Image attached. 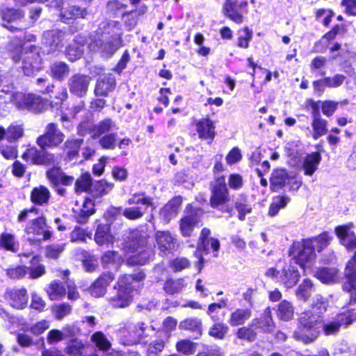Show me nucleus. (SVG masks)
I'll return each mask as SVG.
<instances>
[{
	"label": "nucleus",
	"instance_id": "obj_1",
	"mask_svg": "<svg viewBox=\"0 0 356 356\" xmlns=\"http://www.w3.org/2000/svg\"><path fill=\"white\" fill-rule=\"evenodd\" d=\"M102 39L95 40L89 44L93 51H100L106 57L111 56L122 45V31L116 21L102 22L99 26Z\"/></svg>",
	"mask_w": 356,
	"mask_h": 356
},
{
	"label": "nucleus",
	"instance_id": "obj_2",
	"mask_svg": "<svg viewBox=\"0 0 356 356\" xmlns=\"http://www.w3.org/2000/svg\"><path fill=\"white\" fill-rule=\"evenodd\" d=\"M322 327V318L310 310L300 314L298 326L293 333V337L305 343L313 342L317 339Z\"/></svg>",
	"mask_w": 356,
	"mask_h": 356
},
{
	"label": "nucleus",
	"instance_id": "obj_3",
	"mask_svg": "<svg viewBox=\"0 0 356 356\" xmlns=\"http://www.w3.org/2000/svg\"><path fill=\"white\" fill-rule=\"evenodd\" d=\"M147 243V236L141 232L134 231L125 242V248L135 252L128 259V264L131 265H144L150 257V251L145 249Z\"/></svg>",
	"mask_w": 356,
	"mask_h": 356
},
{
	"label": "nucleus",
	"instance_id": "obj_4",
	"mask_svg": "<svg viewBox=\"0 0 356 356\" xmlns=\"http://www.w3.org/2000/svg\"><path fill=\"white\" fill-rule=\"evenodd\" d=\"M15 62L22 60V69L24 74L31 75L34 72L40 70L42 67V58L37 47L31 44H24L22 47L20 56L14 55Z\"/></svg>",
	"mask_w": 356,
	"mask_h": 356
},
{
	"label": "nucleus",
	"instance_id": "obj_5",
	"mask_svg": "<svg viewBox=\"0 0 356 356\" xmlns=\"http://www.w3.org/2000/svg\"><path fill=\"white\" fill-rule=\"evenodd\" d=\"M145 330L144 323L140 322L135 324L127 322L116 330L117 338L122 345H135L140 343Z\"/></svg>",
	"mask_w": 356,
	"mask_h": 356
},
{
	"label": "nucleus",
	"instance_id": "obj_6",
	"mask_svg": "<svg viewBox=\"0 0 356 356\" xmlns=\"http://www.w3.org/2000/svg\"><path fill=\"white\" fill-rule=\"evenodd\" d=\"M265 274L287 289L294 286L300 277L299 271L292 265L291 262L286 264L281 270L270 268L266 270Z\"/></svg>",
	"mask_w": 356,
	"mask_h": 356
},
{
	"label": "nucleus",
	"instance_id": "obj_7",
	"mask_svg": "<svg viewBox=\"0 0 356 356\" xmlns=\"http://www.w3.org/2000/svg\"><path fill=\"white\" fill-rule=\"evenodd\" d=\"M131 276H121L114 287L115 294L108 298L109 302L115 307L124 308L132 301V287L129 286Z\"/></svg>",
	"mask_w": 356,
	"mask_h": 356
},
{
	"label": "nucleus",
	"instance_id": "obj_8",
	"mask_svg": "<svg viewBox=\"0 0 356 356\" xmlns=\"http://www.w3.org/2000/svg\"><path fill=\"white\" fill-rule=\"evenodd\" d=\"M291 254L296 264L302 268L306 267L315 257L312 241L304 240L294 243L291 249Z\"/></svg>",
	"mask_w": 356,
	"mask_h": 356
},
{
	"label": "nucleus",
	"instance_id": "obj_9",
	"mask_svg": "<svg viewBox=\"0 0 356 356\" xmlns=\"http://www.w3.org/2000/svg\"><path fill=\"white\" fill-rule=\"evenodd\" d=\"M46 222L44 218H38L31 220L26 226L25 232L27 239L31 243H39L48 240L51 236V232L46 229Z\"/></svg>",
	"mask_w": 356,
	"mask_h": 356
},
{
	"label": "nucleus",
	"instance_id": "obj_10",
	"mask_svg": "<svg viewBox=\"0 0 356 356\" xmlns=\"http://www.w3.org/2000/svg\"><path fill=\"white\" fill-rule=\"evenodd\" d=\"M65 135L58 129L54 123H49L45 129V133L37 139V144L42 149L56 147L61 144Z\"/></svg>",
	"mask_w": 356,
	"mask_h": 356
},
{
	"label": "nucleus",
	"instance_id": "obj_11",
	"mask_svg": "<svg viewBox=\"0 0 356 356\" xmlns=\"http://www.w3.org/2000/svg\"><path fill=\"white\" fill-rule=\"evenodd\" d=\"M229 200V194L225 179L219 178L216 180L211 190L210 204L213 208H218L225 204Z\"/></svg>",
	"mask_w": 356,
	"mask_h": 356
},
{
	"label": "nucleus",
	"instance_id": "obj_12",
	"mask_svg": "<svg viewBox=\"0 0 356 356\" xmlns=\"http://www.w3.org/2000/svg\"><path fill=\"white\" fill-rule=\"evenodd\" d=\"M91 78L87 75L76 74L68 80V87L70 92L77 97H82L86 95Z\"/></svg>",
	"mask_w": 356,
	"mask_h": 356
},
{
	"label": "nucleus",
	"instance_id": "obj_13",
	"mask_svg": "<svg viewBox=\"0 0 356 356\" xmlns=\"http://www.w3.org/2000/svg\"><path fill=\"white\" fill-rule=\"evenodd\" d=\"M248 2L242 1L238 3L236 0H225L222 6V13L227 18L236 24L243 22V15L238 9L246 8Z\"/></svg>",
	"mask_w": 356,
	"mask_h": 356
},
{
	"label": "nucleus",
	"instance_id": "obj_14",
	"mask_svg": "<svg viewBox=\"0 0 356 356\" xmlns=\"http://www.w3.org/2000/svg\"><path fill=\"white\" fill-rule=\"evenodd\" d=\"M356 254L348 262L345 268L346 281L344 283V290L350 293L351 300L356 302Z\"/></svg>",
	"mask_w": 356,
	"mask_h": 356
},
{
	"label": "nucleus",
	"instance_id": "obj_15",
	"mask_svg": "<svg viewBox=\"0 0 356 356\" xmlns=\"http://www.w3.org/2000/svg\"><path fill=\"white\" fill-rule=\"evenodd\" d=\"M352 227L353 224L350 223L335 228V234L339 238L341 244L349 250L356 249V236L351 231Z\"/></svg>",
	"mask_w": 356,
	"mask_h": 356
},
{
	"label": "nucleus",
	"instance_id": "obj_16",
	"mask_svg": "<svg viewBox=\"0 0 356 356\" xmlns=\"http://www.w3.org/2000/svg\"><path fill=\"white\" fill-rule=\"evenodd\" d=\"M6 299L13 308L22 309L28 302L27 291L24 288L8 289L6 293Z\"/></svg>",
	"mask_w": 356,
	"mask_h": 356
},
{
	"label": "nucleus",
	"instance_id": "obj_17",
	"mask_svg": "<svg viewBox=\"0 0 356 356\" xmlns=\"http://www.w3.org/2000/svg\"><path fill=\"white\" fill-rule=\"evenodd\" d=\"M156 244L164 254L170 252L176 246V239L168 231H157L154 234Z\"/></svg>",
	"mask_w": 356,
	"mask_h": 356
},
{
	"label": "nucleus",
	"instance_id": "obj_18",
	"mask_svg": "<svg viewBox=\"0 0 356 356\" xmlns=\"http://www.w3.org/2000/svg\"><path fill=\"white\" fill-rule=\"evenodd\" d=\"M114 276L111 273H104L99 276L90 287V294L96 298L103 296L108 286L113 281Z\"/></svg>",
	"mask_w": 356,
	"mask_h": 356
},
{
	"label": "nucleus",
	"instance_id": "obj_19",
	"mask_svg": "<svg viewBox=\"0 0 356 356\" xmlns=\"http://www.w3.org/2000/svg\"><path fill=\"white\" fill-rule=\"evenodd\" d=\"M73 211L77 222L83 224L87 222L88 217L94 213L95 204L92 200L86 198L81 204H76Z\"/></svg>",
	"mask_w": 356,
	"mask_h": 356
},
{
	"label": "nucleus",
	"instance_id": "obj_20",
	"mask_svg": "<svg viewBox=\"0 0 356 356\" xmlns=\"http://www.w3.org/2000/svg\"><path fill=\"white\" fill-rule=\"evenodd\" d=\"M182 202L181 197H175L169 201L161 210L160 218L165 222L168 223L178 213L179 207Z\"/></svg>",
	"mask_w": 356,
	"mask_h": 356
},
{
	"label": "nucleus",
	"instance_id": "obj_21",
	"mask_svg": "<svg viewBox=\"0 0 356 356\" xmlns=\"http://www.w3.org/2000/svg\"><path fill=\"white\" fill-rule=\"evenodd\" d=\"M17 98L23 99L24 102L19 104L21 107H26V109L35 112H42L45 106L44 102L40 97L34 95H18Z\"/></svg>",
	"mask_w": 356,
	"mask_h": 356
},
{
	"label": "nucleus",
	"instance_id": "obj_22",
	"mask_svg": "<svg viewBox=\"0 0 356 356\" xmlns=\"http://www.w3.org/2000/svg\"><path fill=\"white\" fill-rule=\"evenodd\" d=\"M115 86V78L111 75H104L98 79L95 89V93L97 96L106 97L108 92L112 91Z\"/></svg>",
	"mask_w": 356,
	"mask_h": 356
},
{
	"label": "nucleus",
	"instance_id": "obj_23",
	"mask_svg": "<svg viewBox=\"0 0 356 356\" xmlns=\"http://www.w3.org/2000/svg\"><path fill=\"white\" fill-rule=\"evenodd\" d=\"M196 131L200 139H213L216 135L215 126L213 122L208 119L203 118L198 122L196 124Z\"/></svg>",
	"mask_w": 356,
	"mask_h": 356
},
{
	"label": "nucleus",
	"instance_id": "obj_24",
	"mask_svg": "<svg viewBox=\"0 0 356 356\" xmlns=\"http://www.w3.org/2000/svg\"><path fill=\"white\" fill-rule=\"evenodd\" d=\"M321 161V155L319 152L307 154L304 158L302 170L307 176H312L317 170L318 166Z\"/></svg>",
	"mask_w": 356,
	"mask_h": 356
},
{
	"label": "nucleus",
	"instance_id": "obj_25",
	"mask_svg": "<svg viewBox=\"0 0 356 356\" xmlns=\"http://www.w3.org/2000/svg\"><path fill=\"white\" fill-rule=\"evenodd\" d=\"M251 326L266 332H271L274 327V322L270 308H266L260 318L252 320Z\"/></svg>",
	"mask_w": 356,
	"mask_h": 356
},
{
	"label": "nucleus",
	"instance_id": "obj_26",
	"mask_svg": "<svg viewBox=\"0 0 356 356\" xmlns=\"http://www.w3.org/2000/svg\"><path fill=\"white\" fill-rule=\"evenodd\" d=\"M289 175L284 169L274 170L270 180L271 189L273 191H278L286 186Z\"/></svg>",
	"mask_w": 356,
	"mask_h": 356
},
{
	"label": "nucleus",
	"instance_id": "obj_27",
	"mask_svg": "<svg viewBox=\"0 0 356 356\" xmlns=\"http://www.w3.org/2000/svg\"><path fill=\"white\" fill-rule=\"evenodd\" d=\"M351 323V319L348 321V317L344 314H340L334 321L322 325L321 327L325 335H332L337 333L343 324L349 325Z\"/></svg>",
	"mask_w": 356,
	"mask_h": 356
},
{
	"label": "nucleus",
	"instance_id": "obj_28",
	"mask_svg": "<svg viewBox=\"0 0 356 356\" xmlns=\"http://www.w3.org/2000/svg\"><path fill=\"white\" fill-rule=\"evenodd\" d=\"M200 220L198 212L191 213L180 220V230L185 236H189Z\"/></svg>",
	"mask_w": 356,
	"mask_h": 356
},
{
	"label": "nucleus",
	"instance_id": "obj_29",
	"mask_svg": "<svg viewBox=\"0 0 356 356\" xmlns=\"http://www.w3.org/2000/svg\"><path fill=\"white\" fill-rule=\"evenodd\" d=\"M2 19L8 23L15 22L22 24L24 22V13L22 10L10 8H3L1 10Z\"/></svg>",
	"mask_w": 356,
	"mask_h": 356
},
{
	"label": "nucleus",
	"instance_id": "obj_30",
	"mask_svg": "<svg viewBox=\"0 0 356 356\" xmlns=\"http://www.w3.org/2000/svg\"><path fill=\"white\" fill-rule=\"evenodd\" d=\"M50 196L49 190L40 185L33 188L31 193V200L35 204L44 205L48 203Z\"/></svg>",
	"mask_w": 356,
	"mask_h": 356
},
{
	"label": "nucleus",
	"instance_id": "obj_31",
	"mask_svg": "<svg viewBox=\"0 0 356 356\" xmlns=\"http://www.w3.org/2000/svg\"><path fill=\"white\" fill-rule=\"evenodd\" d=\"M116 128L115 123L107 118L95 125L90 131L91 137L94 139L99 138L103 134H107L109 131Z\"/></svg>",
	"mask_w": 356,
	"mask_h": 356
},
{
	"label": "nucleus",
	"instance_id": "obj_32",
	"mask_svg": "<svg viewBox=\"0 0 356 356\" xmlns=\"http://www.w3.org/2000/svg\"><path fill=\"white\" fill-rule=\"evenodd\" d=\"M252 316L250 309H236L231 313L228 323L235 327L243 325Z\"/></svg>",
	"mask_w": 356,
	"mask_h": 356
},
{
	"label": "nucleus",
	"instance_id": "obj_33",
	"mask_svg": "<svg viewBox=\"0 0 356 356\" xmlns=\"http://www.w3.org/2000/svg\"><path fill=\"white\" fill-rule=\"evenodd\" d=\"M170 334L164 332V336L158 334L159 339L151 342L147 348V356H159L168 342Z\"/></svg>",
	"mask_w": 356,
	"mask_h": 356
},
{
	"label": "nucleus",
	"instance_id": "obj_34",
	"mask_svg": "<svg viewBox=\"0 0 356 356\" xmlns=\"http://www.w3.org/2000/svg\"><path fill=\"white\" fill-rule=\"evenodd\" d=\"M50 75L57 81H63L70 74V67L64 62H55L50 66Z\"/></svg>",
	"mask_w": 356,
	"mask_h": 356
},
{
	"label": "nucleus",
	"instance_id": "obj_35",
	"mask_svg": "<svg viewBox=\"0 0 356 356\" xmlns=\"http://www.w3.org/2000/svg\"><path fill=\"white\" fill-rule=\"evenodd\" d=\"M312 127L313 129L312 137L317 140L327 132V121L323 119L320 114H315L312 118Z\"/></svg>",
	"mask_w": 356,
	"mask_h": 356
},
{
	"label": "nucleus",
	"instance_id": "obj_36",
	"mask_svg": "<svg viewBox=\"0 0 356 356\" xmlns=\"http://www.w3.org/2000/svg\"><path fill=\"white\" fill-rule=\"evenodd\" d=\"M47 293L51 300H56L65 296L66 289L60 281L54 280L49 284Z\"/></svg>",
	"mask_w": 356,
	"mask_h": 356
},
{
	"label": "nucleus",
	"instance_id": "obj_37",
	"mask_svg": "<svg viewBox=\"0 0 356 356\" xmlns=\"http://www.w3.org/2000/svg\"><path fill=\"white\" fill-rule=\"evenodd\" d=\"M63 33L58 31H50L44 33V44L49 47V53L54 51L62 42Z\"/></svg>",
	"mask_w": 356,
	"mask_h": 356
},
{
	"label": "nucleus",
	"instance_id": "obj_38",
	"mask_svg": "<svg viewBox=\"0 0 356 356\" xmlns=\"http://www.w3.org/2000/svg\"><path fill=\"white\" fill-rule=\"evenodd\" d=\"M202 322L201 319L195 317L188 318L179 323V327L183 330H190L197 336H201Z\"/></svg>",
	"mask_w": 356,
	"mask_h": 356
},
{
	"label": "nucleus",
	"instance_id": "obj_39",
	"mask_svg": "<svg viewBox=\"0 0 356 356\" xmlns=\"http://www.w3.org/2000/svg\"><path fill=\"white\" fill-rule=\"evenodd\" d=\"M95 240L100 245L111 243L113 241V236L109 232V227L107 225H100L97 227Z\"/></svg>",
	"mask_w": 356,
	"mask_h": 356
},
{
	"label": "nucleus",
	"instance_id": "obj_40",
	"mask_svg": "<svg viewBox=\"0 0 356 356\" xmlns=\"http://www.w3.org/2000/svg\"><path fill=\"white\" fill-rule=\"evenodd\" d=\"M338 271L336 268H323L316 273V277L323 283L329 284L337 280Z\"/></svg>",
	"mask_w": 356,
	"mask_h": 356
},
{
	"label": "nucleus",
	"instance_id": "obj_41",
	"mask_svg": "<svg viewBox=\"0 0 356 356\" xmlns=\"http://www.w3.org/2000/svg\"><path fill=\"white\" fill-rule=\"evenodd\" d=\"M46 273L44 265L40 263V259L34 256L31 261V266L29 268V277L31 279H38Z\"/></svg>",
	"mask_w": 356,
	"mask_h": 356
},
{
	"label": "nucleus",
	"instance_id": "obj_42",
	"mask_svg": "<svg viewBox=\"0 0 356 356\" xmlns=\"http://www.w3.org/2000/svg\"><path fill=\"white\" fill-rule=\"evenodd\" d=\"M0 247L6 250L16 252L18 250L19 244L16 241L14 235L9 233H3L0 237Z\"/></svg>",
	"mask_w": 356,
	"mask_h": 356
},
{
	"label": "nucleus",
	"instance_id": "obj_43",
	"mask_svg": "<svg viewBox=\"0 0 356 356\" xmlns=\"http://www.w3.org/2000/svg\"><path fill=\"white\" fill-rule=\"evenodd\" d=\"M278 318L284 321L291 319L294 314V309L291 303L287 300H282L278 305L277 312Z\"/></svg>",
	"mask_w": 356,
	"mask_h": 356
},
{
	"label": "nucleus",
	"instance_id": "obj_44",
	"mask_svg": "<svg viewBox=\"0 0 356 356\" xmlns=\"http://www.w3.org/2000/svg\"><path fill=\"white\" fill-rule=\"evenodd\" d=\"M289 201L290 198L287 196H277L274 197L269 207L268 215L272 217L276 216L279 211L284 208Z\"/></svg>",
	"mask_w": 356,
	"mask_h": 356
},
{
	"label": "nucleus",
	"instance_id": "obj_45",
	"mask_svg": "<svg viewBox=\"0 0 356 356\" xmlns=\"http://www.w3.org/2000/svg\"><path fill=\"white\" fill-rule=\"evenodd\" d=\"M229 331V327L222 322H216L209 329V335L217 339H223Z\"/></svg>",
	"mask_w": 356,
	"mask_h": 356
},
{
	"label": "nucleus",
	"instance_id": "obj_46",
	"mask_svg": "<svg viewBox=\"0 0 356 356\" xmlns=\"http://www.w3.org/2000/svg\"><path fill=\"white\" fill-rule=\"evenodd\" d=\"M87 15L88 11L86 8L76 6H69L62 13L63 17L67 19H84Z\"/></svg>",
	"mask_w": 356,
	"mask_h": 356
},
{
	"label": "nucleus",
	"instance_id": "obj_47",
	"mask_svg": "<svg viewBox=\"0 0 356 356\" xmlns=\"http://www.w3.org/2000/svg\"><path fill=\"white\" fill-rule=\"evenodd\" d=\"M313 291V284L309 280H304L296 291L298 299L307 301Z\"/></svg>",
	"mask_w": 356,
	"mask_h": 356
},
{
	"label": "nucleus",
	"instance_id": "obj_48",
	"mask_svg": "<svg viewBox=\"0 0 356 356\" xmlns=\"http://www.w3.org/2000/svg\"><path fill=\"white\" fill-rule=\"evenodd\" d=\"M24 135V129L22 125L12 124L6 129V140L9 143H14Z\"/></svg>",
	"mask_w": 356,
	"mask_h": 356
},
{
	"label": "nucleus",
	"instance_id": "obj_49",
	"mask_svg": "<svg viewBox=\"0 0 356 356\" xmlns=\"http://www.w3.org/2000/svg\"><path fill=\"white\" fill-rule=\"evenodd\" d=\"M186 284L184 280L178 279L176 280H168L165 282L163 289L169 294L179 293L185 287Z\"/></svg>",
	"mask_w": 356,
	"mask_h": 356
},
{
	"label": "nucleus",
	"instance_id": "obj_50",
	"mask_svg": "<svg viewBox=\"0 0 356 356\" xmlns=\"http://www.w3.org/2000/svg\"><path fill=\"white\" fill-rule=\"evenodd\" d=\"M118 134L111 133L104 135L99 140V145L106 149H114L117 146Z\"/></svg>",
	"mask_w": 356,
	"mask_h": 356
},
{
	"label": "nucleus",
	"instance_id": "obj_51",
	"mask_svg": "<svg viewBox=\"0 0 356 356\" xmlns=\"http://www.w3.org/2000/svg\"><path fill=\"white\" fill-rule=\"evenodd\" d=\"M92 185L91 176L88 173L83 174L75 182V191L81 193L88 191Z\"/></svg>",
	"mask_w": 356,
	"mask_h": 356
},
{
	"label": "nucleus",
	"instance_id": "obj_52",
	"mask_svg": "<svg viewBox=\"0 0 356 356\" xmlns=\"http://www.w3.org/2000/svg\"><path fill=\"white\" fill-rule=\"evenodd\" d=\"M327 306V300L321 295H316L314 297L311 311L314 312L315 314H319L321 316V314L326 311Z\"/></svg>",
	"mask_w": 356,
	"mask_h": 356
},
{
	"label": "nucleus",
	"instance_id": "obj_53",
	"mask_svg": "<svg viewBox=\"0 0 356 356\" xmlns=\"http://www.w3.org/2000/svg\"><path fill=\"white\" fill-rule=\"evenodd\" d=\"M65 249V243H54L47 245L45 249V255L50 259H56L63 252Z\"/></svg>",
	"mask_w": 356,
	"mask_h": 356
},
{
	"label": "nucleus",
	"instance_id": "obj_54",
	"mask_svg": "<svg viewBox=\"0 0 356 356\" xmlns=\"http://www.w3.org/2000/svg\"><path fill=\"white\" fill-rule=\"evenodd\" d=\"M196 344L189 340H181L176 344V349L184 355H188L195 353Z\"/></svg>",
	"mask_w": 356,
	"mask_h": 356
},
{
	"label": "nucleus",
	"instance_id": "obj_55",
	"mask_svg": "<svg viewBox=\"0 0 356 356\" xmlns=\"http://www.w3.org/2000/svg\"><path fill=\"white\" fill-rule=\"evenodd\" d=\"M71 311V305L67 303L58 304L52 307V312L57 320L63 319L69 315Z\"/></svg>",
	"mask_w": 356,
	"mask_h": 356
},
{
	"label": "nucleus",
	"instance_id": "obj_56",
	"mask_svg": "<svg viewBox=\"0 0 356 356\" xmlns=\"http://www.w3.org/2000/svg\"><path fill=\"white\" fill-rule=\"evenodd\" d=\"M127 203L131 204H143L147 206L152 205V200L151 197H147L143 193H134L129 200Z\"/></svg>",
	"mask_w": 356,
	"mask_h": 356
},
{
	"label": "nucleus",
	"instance_id": "obj_57",
	"mask_svg": "<svg viewBox=\"0 0 356 356\" xmlns=\"http://www.w3.org/2000/svg\"><path fill=\"white\" fill-rule=\"evenodd\" d=\"M82 142V139L68 140L65 142V149L70 158H73L78 154L79 147Z\"/></svg>",
	"mask_w": 356,
	"mask_h": 356
},
{
	"label": "nucleus",
	"instance_id": "obj_58",
	"mask_svg": "<svg viewBox=\"0 0 356 356\" xmlns=\"http://www.w3.org/2000/svg\"><path fill=\"white\" fill-rule=\"evenodd\" d=\"M42 152L38 151L36 148L32 147L28 149L23 154L24 159L30 161L33 164L41 165Z\"/></svg>",
	"mask_w": 356,
	"mask_h": 356
},
{
	"label": "nucleus",
	"instance_id": "obj_59",
	"mask_svg": "<svg viewBox=\"0 0 356 356\" xmlns=\"http://www.w3.org/2000/svg\"><path fill=\"white\" fill-rule=\"evenodd\" d=\"M241 31L242 33L238 38L237 45L241 48L247 49L252 38V31L248 27L243 28Z\"/></svg>",
	"mask_w": 356,
	"mask_h": 356
},
{
	"label": "nucleus",
	"instance_id": "obj_60",
	"mask_svg": "<svg viewBox=\"0 0 356 356\" xmlns=\"http://www.w3.org/2000/svg\"><path fill=\"white\" fill-rule=\"evenodd\" d=\"M92 339L101 350H106L111 347V343L101 332H97L92 336Z\"/></svg>",
	"mask_w": 356,
	"mask_h": 356
},
{
	"label": "nucleus",
	"instance_id": "obj_61",
	"mask_svg": "<svg viewBox=\"0 0 356 356\" xmlns=\"http://www.w3.org/2000/svg\"><path fill=\"white\" fill-rule=\"evenodd\" d=\"M83 53V47L76 44L70 45L66 50L67 56L71 61H74L80 58Z\"/></svg>",
	"mask_w": 356,
	"mask_h": 356
},
{
	"label": "nucleus",
	"instance_id": "obj_62",
	"mask_svg": "<svg viewBox=\"0 0 356 356\" xmlns=\"http://www.w3.org/2000/svg\"><path fill=\"white\" fill-rule=\"evenodd\" d=\"M236 337L240 339L252 341L256 338V332L249 327H242L236 331Z\"/></svg>",
	"mask_w": 356,
	"mask_h": 356
},
{
	"label": "nucleus",
	"instance_id": "obj_63",
	"mask_svg": "<svg viewBox=\"0 0 356 356\" xmlns=\"http://www.w3.org/2000/svg\"><path fill=\"white\" fill-rule=\"evenodd\" d=\"M144 211L140 207H133L125 208L122 212L124 217L130 220H136L140 218L143 214Z\"/></svg>",
	"mask_w": 356,
	"mask_h": 356
},
{
	"label": "nucleus",
	"instance_id": "obj_64",
	"mask_svg": "<svg viewBox=\"0 0 356 356\" xmlns=\"http://www.w3.org/2000/svg\"><path fill=\"white\" fill-rule=\"evenodd\" d=\"M83 348L84 346L81 342L72 341L66 347L65 352L71 356H78L82 354Z\"/></svg>",
	"mask_w": 356,
	"mask_h": 356
}]
</instances>
